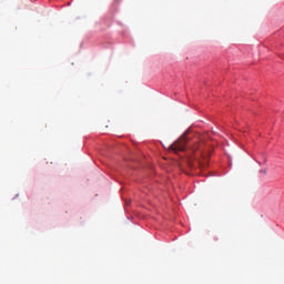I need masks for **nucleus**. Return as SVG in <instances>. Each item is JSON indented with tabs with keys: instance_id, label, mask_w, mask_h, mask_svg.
<instances>
[{
	"instance_id": "nucleus-3",
	"label": "nucleus",
	"mask_w": 284,
	"mask_h": 284,
	"mask_svg": "<svg viewBox=\"0 0 284 284\" xmlns=\"http://www.w3.org/2000/svg\"><path fill=\"white\" fill-rule=\"evenodd\" d=\"M262 172V174H266V172L265 171H261Z\"/></svg>"
},
{
	"instance_id": "nucleus-1",
	"label": "nucleus",
	"mask_w": 284,
	"mask_h": 284,
	"mask_svg": "<svg viewBox=\"0 0 284 284\" xmlns=\"http://www.w3.org/2000/svg\"><path fill=\"white\" fill-rule=\"evenodd\" d=\"M186 145H187V136L184 133L175 143H173L170 146V149L175 154H179V152H184Z\"/></svg>"
},
{
	"instance_id": "nucleus-2",
	"label": "nucleus",
	"mask_w": 284,
	"mask_h": 284,
	"mask_svg": "<svg viewBox=\"0 0 284 284\" xmlns=\"http://www.w3.org/2000/svg\"><path fill=\"white\" fill-rule=\"evenodd\" d=\"M193 150L194 152H196V150H201V144H197Z\"/></svg>"
}]
</instances>
